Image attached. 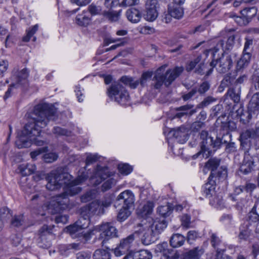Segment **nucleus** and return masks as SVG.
Returning a JSON list of instances; mask_svg holds the SVG:
<instances>
[{"label":"nucleus","mask_w":259,"mask_h":259,"mask_svg":"<svg viewBox=\"0 0 259 259\" xmlns=\"http://www.w3.org/2000/svg\"><path fill=\"white\" fill-rule=\"evenodd\" d=\"M119 4L118 0H104V6L108 9H111L118 5Z\"/></svg>","instance_id":"62"},{"label":"nucleus","mask_w":259,"mask_h":259,"mask_svg":"<svg viewBox=\"0 0 259 259\" xmlns=\"http://www.w3.org/2000/svg\"><path fill=\"white\" fill-rule=\"evenodd\" d=\"M140 228L135 232L136 237L140 239L142 243L144 245H148L154 241V231L148 225H140Z\"/></svg>","instance_id":"10"},{"label":"nucleus","mask_w":259,"mask_h":259,"mask_svg":"<svg viewBox=\"0 0 259 259\" xmlns=\"http://www.w3.org/2000/svg\"><path fill=\"white\" fill-rule=\"evenodd\" d=\"M154 203L151 201H148L138 210V214L142 218H147L151 215L153 212Z\"/></svg>","instance_id":"23"},{"label":"nucleus","mask_w":259,"mask_h":259,"mask_svg":"<svg viewBox=\"0 0 259 259\" xmlns=\"http://www.w3.org/2000/svg\"><path fill=\"white\" fill-rule=\"evenodd\" d=\"M53 228V226H42L39 230V235L42 237L50 234L52 232Z\"/></svg>","instance_id":"56"},{"label":"nucleus","mask_w":259,"mask_h":259,"mask_svg":"<svg viewBox=\"0 0 259 259\" xmlns=\"http://www.w3.org/2000/svg\"><path fill=\"white\" fill-rule=\"evenodd\" d=\"M200 58L198 57L193 61H191L186 66V70L188 71L192 70L196 65L200 62Z\"/></svg>","instance_id":"61"},{"label":"nucleus","mask_w":259,"mask_h":259,"mask_svg":"<svg viewBox=\"0 0 259 259\" xmlns=\"http://www.w3.org/2000/svg\"><path fill=\"white\" fill-rule=\"evenodd\" d=\"M38 28V24H36L29 28V29L27 31V34L26 36H24L22 38V40L24 42H28L29 41L30 38L33 36V35L37 31Z\"/></svg>","instance_id":"49"},{"label":"nucleus","mask_w":259,"mask_h":259,"mask_svg":"<svg viewBox=\"0 0 259 259\" xmlns=\"http://www.w3.org/2000/svg\"><path fill=\"white\" fill-rule=\"evenodd\" d=\"M20 172L23 176L30 175L36 170V166L33 164H22L19 167Z\"/></svg>","instance_id":"28"},{"label":"nucleus","mask_w":259,"mask_h":259,"mask_svg":"<svg viewBox=\"0 0 259 259\" xmlns=\"http://www.w3.org/2000/svg\"><path fill=\"white\" fill-rule=\"evenodd\" d=\"M116 184V180L113 178L108 179L103 183L101 186V191L105 192L110 189Z\"/></svg>","instance_id":"48"},{"label":"nucleus","mask_w":259,"mask_h":259,"mask_svg":"<svg viewBox=\"0 0 259 259\" xmlns=\"http://www.w3.org/2000/svg\"><path fill=\"white\" fill-rule=\"evenodd\" d=\"M234 81V79L230 76H226L221 81L220 88H225L229 87L232 84V82Z\"/></svg>","instance_id":"54"},{"label":"nucleus","mask_w":259,"mask_h":259,"mask_svg":"<svg viewBox=\"0 0 259 259\" xmlns=\"http://www.w3.org/2000/svg\"><path fill=\"white\" fill-rule=\"evenodd\" d=\"M256 207V205L255 204L251 211L249 213V220L252 222H256L259 221V215L255 212Z\"/></svg>","instance_id":"57"},{"label":"nucleus","mask_w":259,"mask_h":259,"mask_svg":"<svg viewBox=\"0 0 259 259\" xmlns=\"http://www.w3.org/2000/svg\"><path fill=\"white\" fill-rule=\"evenodd\" d=\"M209 234L210 235V243L211 246L216 250V254H218L219 252L224 251L225 249L221 248L223 245L221 238L216 233L211 232Z\"/></svg>","instance_id":"24"},{"label":"nucleus","mask_w":259,"mask_h":259,"mask_svg":"<svg viewBox=\"0 0 259 259\" xmlns=\"http://www.w3.org/2000/svg\"><path fill=\"white\" fill-rule=\"evenodd\" d=\"M90 221L88 219L79 218L75 223L66 227L65 230L73 238H85L87 233L84 230L88 227Z\"/></svg>","instance_id":"7"},{"label":"nucleus","mask_w":259,"mask_h":259,"mask_svg":"<svg viewBox=\"0 0 259 259\" xmlns=\"http://www.w3.org/2000/svg\"><path fill=\"white\" fill-rule=\"evenodd\" d=\"M251 56V52H244L243 51L242 57L237 62V68L240 69L248 66L250 63Z\"/></svg>","instance_id":"27"},{"label":"nucleus","mask_w":259,"mask_h":259,"mask_svg":"<svg viewBox=\"0 0 259 259\" xmlns=\"http://www.w3.org/2000/svg\"><path fill=\"white\" fill-rule=\"evenodd\" d=\"M24 223V216L23 214L15 215L11 220V225L14 227H19L23 225Z\"/></svg>","instance_id":"42"},{"label":"nucleus","mask_w":259,"mask_h":259,"mask_svg":"<svg viewBox=\"0 0 259 259\" xmlns=\"http://www.w3.org/2000/svg\"><path fill=\"white\" fill-rule=\"evenodd\" d=\"M91 253L89 251H80L76 254V259H90Z\"/></svg>","instance_id":"60"},{"label":"nucleus","mask_w":259,"mask_h":259,"mask_svg":"<svg viewBox=\"0 0 259 259\" xmlns=\"http://www.w3.org/2000/svg\"><path fill=\"white\" fill-rule=\"evenodd\" d=\"M110 98L124 106L128 104L130 96L125 87L119 82L112 83L107 91Z\"/></svg>","instance_id":"5"},{"label":"nucleus","mask_w":259,"mask_h":259,"mask_svg":"<svg viewBox=\"0 0 259 259\" xmlns=\"http://www.w3.org/2000/svg\"><path fill=\"white\" fill-rule=\"evenodd\" d=\"M71 176L64 172L62 168L52 171L46 177L47 189L53 191L62 187L64 191L62 194L57 195L52 201V205L54 207V213L59 212L67 207L69 203L68 196H73L81 191V188L78 185L86 180L88 176L82 172L75 180L71 181Z\"/></svg>","instance_id":"2"},{"label":"nucleus","mask_w":259,"mask_h":259,"mask_svg":"<svg viewBox=\"0 0 259 259\" xmlns=\"http://www.w3.org/2000/svg\"><path fill=\"white\" fill-rule=\"evenodd\" d=\"M249 106L253 108H257L259 106V93L255 94L252 96L249 102Z\"/></svg>","instance_id":"58"},{"label":"nucleus","mask_w":259,"mask_h":259,"mask_svg":"<svg viewBox=\"0 0 259 259\" xmlns=\"http://www.w3.org/2000/svg\"><path fill=\"white\" fill-rule=\"evenodd\" d=\"M150 228L154 231L155 234H159L167 227V222L164 218H156L151 225Z\"/></svg>","instance_id":"22"},{"label":"nucleus","mask_w":259,"mask_h":259,"mask_svg":"<svg viewBox=\"0 0 259 259\" xmlns=\"http://www.w3.org/2000/svg\"><path fill=\"white\" fill-rule=\"evenodd\" d=\"M87 11L89 12L91 16L104 14L102 7L100 6H97L94 4H92L89 5Z\"/></svg>","instance_id":"36"},{"label":"nucleus","mask_w":259,"mask_h":259,"mask_svg":"<svg viewBox=\"0 0 259 259\" xmlns=\"http://www.w3.org/2000/svg\"><path fill=\"white\" fill-rule=\"evenodd\" d=\"M204 250L202 247H196L184 253L182 259H200L204 253Z\"/></svg>","instance_id":"21"},{"label":"nucleus","mask_w":259,"mask_h":259,"mask_svg":"<svg viewBox=\"0 0 259 259\" xmlns=\"http://www.w3.org/2000/svg\"><path fill=\"white\" fill-rule=\"evenodd\" d=\"M89 204L93 215H101L104 213V210L101 207L99 200L92 201Z\"/></svg>","instance_id":"29"},{"label":"nucleus","mask_w":259,"mask_h":259,"mask_svg":"<svg viewBox=\"0 0 259 259\" xmlns=\"http://www.w3.org/2000/svg\"><path fill=\"white\" fill-rule=\"evenodd\" d=\"M240 87L235 88H230L227 95L234 101L235 103H238L240 100Z\"/></svg>","instance_id":"33"},{"label":"nucleus","mask_w":259,"mask_h":259,"mask_svg":"<svg viewBox=\"0 0 259 259\" xmlns=\"http://www.w3.org/2000/svg\"><path fill=\"white\" fill-rule=\"evenodd\" d=\"M136 238L134 232L127 237L122 239L120 241L119 245L114 250L115 255L116 256H119L126 254L123 259H129L132 257V254L133 252L131 251V248Z\"/></svg>","instance_id":"8"},{"label":"nucleus","mask_w":259,"mask_h":259,"mask_svg":"<svg viewBox=\"0 0 259 259\" xmlns=\"http://www.w3.org/2000/svg\"><path fill=\"white\" fill-rule=\"evenodd\" d=\"M245 42L244 43L243 52H251L253 46V39L249 37L245 38Z\"/></svg>","instance_id":"55"},{"label":"nucleus","mask_w":259,"mask_h":259,"mask_svg":"<svg viewBox=\"0 0 259 259\" xmlns=\"http://www.w3.org/2000/svg\"><path fill=\"white\" fill-rule=\"evenodd\" d=\"M215 101V99L212 97H207L198 105V107L203 108L204 107H206Z\"/></svg>","instance_id":"59"},{"label":"nucleus","mask_w":259,"mask_h":259,"mask_svg":"<svg viewBox=\"0 0 259 259\" xmlns=\"http://www.w3.org/2000/svg\"><path fill=\"white\" fill-rule=\"evenodd\" d=\"M168 8L170 13V15L172 16L173 18L179 19L183 17L184 15V11L182 7L180 6H174L169 7Z\"/></svg>","instance_id":"35"},{"label":"nucleus","mask_w":259,"mask_h":259,"mask_svg":"<svg viewBox=\"0 0 259 259\" xmlns=\"http://www.w3.org/2000/svg\"><path fill=\"white\" fill-rule=\"evenodd\" d=\"M214 173L210 174L208 182L204 185L203 187V193L206 197L211 198L210 199V203L212 204H220L222 196L217 194L215 191V180H213Z\"/></svg>","instance_id":"9"},{"label":"nucleus","mask_w":259,"mask_h":259,"mask_svg":"<svg viewBox=\"0 0 259 259\" xmlns=\"http://www.w3.org/2000/svg\"><path fill=\"white\" fill-rule=\"evenodd\" d=\"M81 217L79 218H83L90 220V217L93 215L89 204H87L80 208ZM90 222V221H89Z\"/></svg>","instance_id":"41"},{"label":"nucleus","mask_w":259,"mask_h":259,"mask_svg":"<svg viewBox=\"0 0 259 259\" xmlns=\"http://www.w3.org/2000/svg\"><path fill=\"white\" fill-rule=\"evenodd\" d=\"M251 233V230L248 227V224H244L240 227V233L239 238L240 239H247Z\"/></svg>","instance_id":"38"},{"label":"nucleus","mask_w":259,"mask_h":259,"mask_svg":"<svg viewBox=\"0 0 259 259\" xmlns=\"http://www.w3.org/2000/svg\"><path fill=\"white\" fill-rule=\"evenodd\" d=\"M57 119V109L52 105L43 103L35 106L32 119L17 138L16 146L22 149L28 148L32 144L43 145L44 141L40 139V136L41 129L47 126L49 121H55Z\"/></svg>","instance_id":"1"},{"label":"nucleus","mask_w":259,"mask_h":259,"mask_svg":"<svg viewBox=\"0 0 259 259\" xmlns=\"http://www.w3.org/2000/svg\"><path fill=\"white\" fill-rule=\"evenodd\" d=\"M171 210V207L168 204L160 206L157 208V212L160 215L162 216L163 218L169 215Z\"/></svg>","instance_id":"45"},{"label":"nucleus","mask_w":259,"mask_h":259,"mask_svg":"<svg viewBox=\"0 0 259 259\" xmlns=\"http://www.w3.org/2000/svg\"><path fill=\"white\" fill-rule=\"evenodd\" d=\"M10 210L6 207L0 208V223H2V227H3V222L6 221L10 217Z\"/></svg>","instance_id":"44"},{"label":"nucleus","mask_w":259,"mask_h":259,"mask_svg":"<svg viewBox=\"0 0 259 259\" xmlns=\"http://www.w3.org/2000/svg\"><path fill=\"white\" fill-rule=\"evenodd\" d=\"M94 231L100 233V238L104 239L116 237L117 231L112 223H104L95 227Z\"/></svg>","instance_id":"11"},{"label":"nucleus","mask_w":259,"mask_h":259,"mask_svg":"<svg viewBox=\"0 0 259 259\" xmlns=\"http://www.w3.org/2000/svg\"><path fill=\"white\" fill-rule=\"evenodd\" d=\"M53 133L56 136H70L71 132L59 126L54 127Z\"/></svg>","instance_id":"52"},{"label":"nucleus","mask_w":259,"mask_h":259,"mask_svg":"<svg viewBox=\"0 0 259 259\" xmlns=\"http://www.w3.org/2000/svg\"><path fill=\"white\" fill-rule=\"evenodd\" d=\"M158 3L157 0H147L145 3L144 18L148 21H154L158 16Z\"/></svg>","instance_id":"14"},{"label":"nucleus","mask_w":259,"mask_h":259,"mask_svg":"<svg viewBox=\"0 0 259 259\" xmlns=\"http://www.w3.org/2000/svg\"><path fill=\"white\" fill-rule=\"evenodd\" d=\"M133 259H152V253L146 250H141L132 254Z\"/></svg>","instance_id":"31"},{"label":"nucleus","mask_w":259,"mask_h":259,"mask_svg":"<svg viewBox=\"0 0 259 259\" xmlns=\"http://www.w3.org/2000/svg\"><path fill=\"white\" fill-rule=\"evenodd\" d=\"M220 163V159L217 158H210L205 164V168L211 170V174L214 173Z\"/></svg>","instance_id":"30"},{"label":"nucleus","mask_w":259,"mask_h":259,"mask_svg":"<svg viewBox=\"0 0 259 259\" xmlns=\"http://www.w3.org/2000/svg\"><path fill=\"white\" fill-rule=\"evenodd\" d=\"M235 38V37L234 34L229 36L225 46V41L223 39H220L216 46L212 49L206 50L204 51V53L207 56L209 52H211L214 56L217 53H222L225 52V50H228L230 49L234 44Z\"/></svg>","instance_id":"12"},{"label":"nucleus","mask_w":259,"mask_h":259,"mask_svg":"<svg viewBox=\"0 0 259 259\" xmlns=\"http://www.w3.org/2000/svg\"><path fill=\"white\" fill-rule=\"evenodd\" d=\"M58 157V155L54 152L46 153L43 156L44 161L47 163H51L55 161L57 159Z\"/></svg>","instance_id":"53"},{"label":"nucleus","mask_w":259,"mask_h":259,"mask_svg":"<svg viewBox=\"0 0 259 259\" xmlns=\"http://www.w3.org/2000/svg\"><path fill=\"white\" fill-rule=\"evenodd\" d=\"M257 9L255 7L246 8L241 11V15L245 18V20L251 19L257 13Z\"/></svg>","instance_id":"32"},{"label":"nucleus","mask_w":259,"mask_h":259,"mask_svg":"<svg viewBox=\"0 0 259 259\" xmlns=\"http://www.w3.org/2000/svg\"><path fill=\"white\" fill-rule=\"evenodd\" d=\"M29 73V71L27 68L19 70L18 68H15L12 71V75L11 78L12 81L11 85L18 87L27 83Z\"/></svg>","instance_id":"13"},{"label":"nucleus","mask_w":259,"mask_h":259,"mask_svg":"<svg viewBox=\"0 0 259 259\" xmlns=\"http://www.w3.org/2000/svg\"><path fill=\"white\" fill-rule=\"evenodd\" d=\"M185 237L182 235L177 233L172 235L170 239V244L174 248L179 247L182 246L185 241Z\"/></svg>","instance_id":"26"},{"label":"nucleus","mask_w":259,"mask_h":259,"mask_svg":"<svg viewBox=\"0 0 259 259\" xmlns=\"http://www.w3.org/2000/svg\"><path fill=\"white\" fill-rule=\"evenodd\" d=\"M135 196L130 190L121 193L117 197L116 204H123V207L130 209L134 206Z\"/></svg>","instance_id":"16"},{"label":"nucleus","mask_w":259,"mask_h":259,"mask_svg":"<svg viewBox=\"0 0 259 259\" xmlns=\"http://www.w3.org/2000/svg\"><path fill=\"white\" fill-rule=\"evenodd\" d=\"M221 144V140L218 138L215 140L211 137L203 140L200 143L201 150L193 155V158L195 159L200 155H202V157H208L220 148Z\"/></svg>","instance_id":"6"},{"label":"nucleus","mask_w":259,"mask_h":259,"mask_svg":"<svg viewBox=\"0 0 259 259\" xmlns=\"http://www.w3.org/2000/svg\"><path fill=\"white\" fill-rule=\"evenodd\" d=\"M240 139L241 143L245 142L249 139H257L254 132L253 128H249L242 132L240 136Z\"/></svg>","instance_id":"34"},{"label":"nucleus","mask_w":259,"mask_h":259,"mask_svg":"<svg viewBox=\"0 0 259 259\" xmlns=\"http://www.w3.org/2000/svg\"><path fill=\"white\" fill-rule=\"evenodd\" d=\"M193 106L190 104L182 106H181L177 109V111H180L181 112L177 113L176 114V117L177 118H181L184 115H186L188 113V111L193 108Z\"/></svg>","instance_id":"46"},{"label":"nucleus","mask_w":259,"mask_h":259,"mask_svg":"<svg viewBox=\"0 0 259 259\" xmlns=\"http://www.w3.org/2000/svg\"><path fill=\"white\" fill-rule=\"evenodd\" d=\"M94 259H110V254L108 251L104 249H97L93 255Z\"/></svg>","instance_id":"40"},{"label":"nucleus","mask_w":259,"mask_h":259,"mask_svg":"<svg viewBox=\"0 0 259 259\" xmlns=\"http://www.w3.org/2000/svg\"><path fill=\"white\" fill-rule=\"evenodd\" d=\"M166 67L167 65L162 66L156 70L154 76L155 89H160L163 83L165 86H168L183 71L182 67H177L173 69L168 70L164 74L163 72Z\"/></svg>","instance_id":"3"},{"label":"nucleus","mask_w":259,"mask_h":259,"mask_svg":"<svg viewBox=\"0 0 259 259\" xmlns=\"http://www.w3.org/2000/svg\"><path fill=\"white\" fill-rule=\"evenodd\" d=\"M119 171L123 175H127L133 170V167L128 164H119L118 166Z\"/></svg>","instance_id":"47"},{"label":"nucleus","mask_w":259,"mask_h":259,"mask_svg":"<svg viewBox=\"0 0 259 259\" xmlns=\"http://www.w3.org/2000/svg\"><path fill=\"white\" fill-rule=\"evenodd\" d=\"M152 76V72H146L143 73L140 82L138 80H135L132 78L127 76H122L120 81L123 83L125 85L130 86L132 89H135L137 88L139 83L143 86L145 83L146 80L150 78Z\"/></svg>","instance_id":"17"},{"label":"nucleus","mask_w":259,"mask_h":259,"mask_svg":"<svg viewBox=\"0 0 259 259\" xmlns=\"http://www.w3.org/2000/svg\"><path fill=\"white\" fill-rule=\"evenodd\" d=\"M220 221L226 225H229L232 223V217L230 214H224L221 218Z\"/></svg>","instance_id":"64"},{"label":"nucleus","mask_w":259,"mask_h":259,"mask_svg":"<svg viewBox=\"0 0 259 259\" xmlns=\"http://www.w3.org/2000/svg\"><path fill=\"white\" fill-rule=\"evenodd\" d=\"M126 16L130 22L136 23L140 21L141 18V14L138 10L131 8L126 11Z\"/></svg>","instance_id":"25"},{"label":"nucleus","mask_w":259,"mask_h":259,"mask_svg":"<svg viewBox=\"0 0 259 259\" xmlns=\"http://www.w3.org/2000/svg\"><path fill=\"white\" fill-rule=\"evenodd\" d=\"M97 193V191L95 189H92L87 191L85 194L81 196V201L82 202L85 203L91 201L96 197Z\"/></svg>","instance_id":"39"},{"label":"nucleus","mask_w":259,"mask_h":259,"mask_svg":"<svg viewBox=\"0 0 259 259\" xmlns=\"http://www.w3.org/2000/svg\"><path fill=\"white\" fill-rule=\"evenodd\" d=\"M214 176L213 180H215V183L225 180L227 176V170L225 169H219L217 172L215 171V175Z\"/></svg>","instance_id":"50"},{"label":"nucleus","mask_w":259,"mask_h":259,"mask_svg":"<svg viewBox=\"0 0 259 259\" xmlns=\"http://www.w3.org/2000/svg\"><path fill=\"white\" fill-rule=\"evenodd\" d=\"M121 11L104 12V15L110 21L116 22L120 17Z\"/></svg>","instance_id":"37"},{"label":"nucleus","mask_w":259,"mask_h":259,"mask_svg":"<svg viewBox=\"0 0 259 259\" xmlns=\"http://www.w3.org/2000/svg\"><path fill=\"white\" fill-rule=\"evenodd\" d=\"M219 54L220 53H218ZM221 56L217 58H215L217 54L213 56V60L210 63L211 67L206 73L207 75H209L212 72V69L215 68L218 72L220 73H225L228 72L233 66V60L231 55L225 52L220 53Z\"/></svg>","instance_id":"4"},{"label":"nucleus","mask_w":259,"mask_h":259,"mask_svg":"<svg viewBox=\"0 0 259 259\" xmlns=\"http://www.w3.org/2000/svg\"><path fill=\"white\" fill-rule=\"evenodd\" d=\"M110 175L107 167L97 165L93 176L90 179V183L93 186H97L109 177Z\"/></svg>","instance_id":"15"},{"label":"nucleus","mask_w":259,"mask_h":259,"mask_svg":"<svg viewBox=\"0 0 259 259\" xmlns=\"http://www.w3.org/2000/svg\"><path fill=\"white\" fill-rule=\"evenodd\" d=\"M170 134L180 143H184L188 140V131L184 126L172 130Z\"/></svg>","instance_id":"18"},{"label":"nucleus","mask_w":259,"mask_h":259,"mask_svg":"<svg viewBox=\"0 0 259 259\" xmlns=\"http://www.w3.org/2000/svg\"><path fill=\"white\" fill-rule=\"evenodd\" d=\"M91 21V16L86 11H83L81 13L78 14L74 20L76 24L82 27L87 26L90 24Z\"/></svg>","instance_id":"20"},{"label":"nucleus","mask_w":259,"mask_h":259,"mask_svg":"<svg viewBox=\"0 0 259 259\" xmlns=\"http://www.w3.org/2000/svg\"><path fill=\"white\" fill-rule=\"evenodd\" d=\"M129 208L122 207L117 215V219L120 222L125 220L131 214Z\"/></svg>","instance_id":"43"},{"label":"nucleus","mask_w":259,"mask_h":259,"mask_svg":"<svg viewBox=\"0 0 259 259\" xmlns=\"http://www.w3.org/2000/svg\"><path fill=\"white\" fill-rule=\"evenodd\" d=\"M99 158L100 156L98 154L88 153L85 160L86 165L87 166L95 163Z\"/></svg>","instance_id":"51"},{"label":"nucleus","mask_w":259,"mask_h":259,"mask_svg":"<svg viewBox=\"0 0 259 259\" xmlns=\"http://www.w3.org/2000/svg\"><path fill=\"white\" fill-rule=\"evenodd\" d=\"M254 166V161L253 158L249 155H246L244 156L242 163L240 166V171L244 175L250 172Z\"/></svg>","instance_id":"19"},{"label":"nucleus","mask_w":259,"mask_h":259,"mask_svg":"<svg viewBox=\"0 0 259 259\" xmlns=\"http://www.w3.org/2000/svg\"><path fill=\"white\" fill-rule=\"evenodd\" d=\"M197 92V89L193 88L188 93L184 94L182 96V98L184 101L189 100L196 94Z\"/></svg>","instance_id":"63"}]
</instances>
